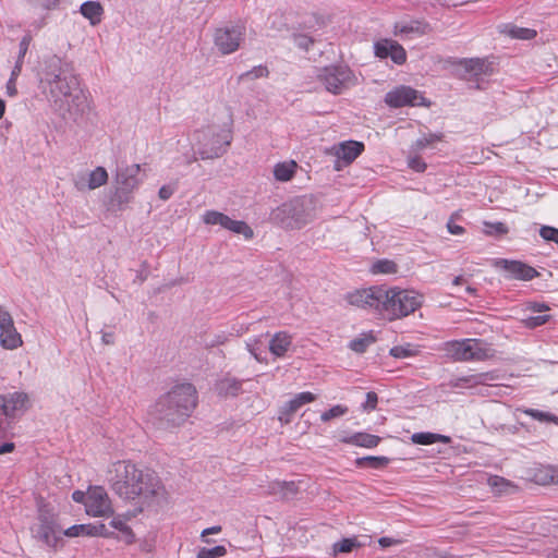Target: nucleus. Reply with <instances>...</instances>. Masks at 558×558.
<instances>
[{
	"mask_svg": "<svg viewBox=\"0 0 558 558\" xmlns=\"http://www.w3.org/2000/svg\"><path fill=\"white\" fill-rule=\"evenodd\" d=\"M107 481L120 498L138 505L141 510L166 499V489L160 478L131 461L111 463L107 470Z\"/></svg>",
	"mask_w": 558,
	"mask_h": 558,
	"instance_id": "1",
	"label": "nucleus"
},
{
	"mask_svg": "<svg viewBox=\"0 0 558 558\" xmlns=\"http://www.w3.org/2000/svg\"><path fill=\"white\" fill-rule=\"evenodd\" d=\"M40 84L48 100L63 117L76 120L89 110L88 96L80 87L77 77L63 68L59 58L52 57L46 62Z\"/></svg>",
	"mask_w": 558,
	"mask_h": 558,
	"instance_id": "2",
	"label": "nucleus"
},
{
	"mask_svg": "<svg viewBox=\"0 0 558 558\" xmlns=\"http://www.w3.org/2000/svg\"><path fill=\"white\" fill-rule=\"evenodd\" d=\"M197 404V392L193 385L173 387L148 410V421L159 429H170L182 425Z\"/></svg>",
	"mask_w": 558,
	"mask_h": 558,
	"instance_id": "3",
	"label": "nucleus"
},
{
	"mask_svg": "<svg viewBox=\"0 0 558 558\" xmlns=\"http://www.w3.org/2000/svg\"><path fill=\"white\" fill-rule=\"evenodd\" d=\"M315 218L312 199L295 197L283 203L270 214V220L284 229H301Z\"/></svg>",
	"mask_w": 558,
	"mask_h": 558,
	"instance_id": "4",
	"label": "nucleus"
},
{
	"mask_svg": "<svg viewBox=\"0 0 558 558\" xmlns=\"http://www.w3.org/2000/svg\"><path fill=\"white\" fill-rule=\"evenodd\" d=\"M387 301L384 305V318L392 322L409 316L418 310L424 296L420 292L410 289H386Z\"/></svg>",
	"mask_w": 558,
	"mask_h": 558,
	"instance_id": "5",
	"label": "nucleus"
},
{
	"mask_svg": "<svg viewBox=\"0 0 558 558\" xmlns=\"http://www.w3.org/2000/svg\"><path fill=\"white\" fill-rule=\"evenodd\" d=\"M194 142L202 159L218 158L231 143L230 129L208 125L194 133Z\"/></svg>",
	"mask_w": 558,
	"mask_h": 558,
	"instance_id": "6",
	"label": "nucleus"
},
{
	"mask_svg": "<svg viewBox=\"0 0 558 558\" xmlns=\"http://www.w3.org/2000/svg\"><path fill=\"white\" fill-rule=\"evenodd\" d=\"M445 355L454 361H483L495 355V350L480 339L452 340L442 344Z\"/></svg>",
	"mask_w": 558,
	"mask_h": 558,
	"instance_id": "7",
	"label": "nucleus"
},
{
	"mask_svg": "<svg viewBox=\"0 0 558 558\" xmlns=\"http://www.w3.org/2000/svg\"><path fill=\"white\" fill-rule=\"evenodd\" d=\"M141 166L137 163L121 167L114 178V193L112 202L119 209H123L133 199V193L142 183L140 178Z\"/></svg>",
	"mask_w": 558,
	"mask_h": 558,
	"instance_id": "8",
	"label": "nucleus"
},
{
	"mask_svg": "<svg viewBox=\"0 0 558 558\" xmlns=\"http://www.w3.org/2000/svg\"><path fill=\"white\" fill-rule=\"evenodd\" d=\"M316 77L325 86V89L333 95H339L357 83L354 73L348 66L341 65L322 68Z\"/></svg>",
	"mask_w": 558,
	"mask_h": 558,
	"instance_id": "9",
	"label": "nucleus"
},
{
	"mask_svg": "<svg viewBox=\"0 0 558 558\" xmlns=\"http://www.w3.org/2000/svg\"><path fill=\"white\" fill-rule=\"evenodd\" d=\"M386 288L374 286L364 289H357L345 294V301L355 307L373 310L384 317V305L387 301Z\"/></svg>",
	"mask_w": 558,
	"mask_h": 558,
	"instance_id": "10",
	"label": "nucleus"
},
{
	"mask_svg": "<svg viewBox=\"0 0 558 558\" xmlns=\"http://www.w3.org/2000/svg\"><path fill=\"white\" fill-rule=\"evenodd\" d=\"M245 31L242 26L221 27L216 29L214 43L222 54L236 51L244 40Z\"/></svg>",
	"mask_w": 558,
	"mask_h": 558,
	"instance_id": "11",
	"label": "nucleus"
},
{
	"mask_svg": "<svg viewBox=\"0 0 558 558\" xmlns=\"http://www.w3.org/2000/svg\"><path fill=\"white\" fill-rule=\"evenodd\" d=\"M203 221L206 225H218L233 233L242 234L246 240H250L254 236L253 229L245 221L233 220L220 211L207 210L203 215Z\"/></svg>",
	"mask_w": 558,
	"mask_h": 558,
	"instance_id": "12",
	"label": "nucleus"
},
{
	"mask_svg": "<svg viewBox=\"0 0 558 558\" xmlns=\"http://www.w3.org/2000/svg\"><path fill=\"white\" fill-rule=\"evenodd\" d=\"M86 513L92 517H110L113 513L111 500L100 486L88 489L85 500Z\"/></svg>",
	"mask_w": 558,
	"mask_h": 558,
	"instance_id": "13",
	"label": "nucleus"
},
{
	"mask_svg": "<svg viewBox=\"0 0 558 558\" xmlns=\"http://www.w3.org/2000/svg\"><path fill=\"white\" fill-rule=\"evenodd\" d=\"M385 102L392 108L405 106H426L425 98L416 89L410 86H399L388 92L385 96Z\"/></svg>",
	"mask_w": 558,
	"mask_h": 558,
	"instance_id": "14",
	"label": "nucleus"
},
{
	"mask_svg": "<svg viewBox=\"0 0 558 558\" xmlns=\"http://www.w3.org/2000/svg\"><path fill=\"white\" fill-rule=\"evenodd\" d=\"M364 150V144L356 141H345L330 148V154L337 160L335 169L340 170L342 167L352 163Z\"/></svg>",
	"mask_w": 558,
	"mask_h": 558,
	"instance_id": "15",
	"label": "nucleus"
},
{
	"mask_svg": "<svg viewBox=\"0 0 558 558\" xmlns=\"http://www.w3.org/2000/svg\"><path fill=\"white\" fill-rule=\"evenodd\" d=\"M0 343L7 350H14L22 345V337L16 331L12 316L0 308Z\"/></svg>",
	"mask_w": 558,
	"mask_h": 558,
	"instance_id": "16",
	"label": "nucleus"
},
{
	"mask_svg": "<svg viewBox=\"0 0 558 558\" xmlns=\"http://www.w3.org/2000/svg\"><path fill=\"white\" fill-rule=\"evenodd\" d=\"M28 408V396L25 392H13L0 396V414L14 417Z\"/></svg>",
	"mask_w": 558,
	"mask_h": 558,
	"instance_id": "17",
	"label": "nucleus"
},
{
	"mask_svg": "<svg viewBox=\"0 0 558 558\" xmlns=\"http://www.w3.org/2000/svg\"><path fill=\"white\" fill-rule=\"evenodd\" d=\"M495 265L504 269L510 279L532 280L538 272L531 266L520 260L497 259Z\"/></svg>",
	"mask_w": 558,
	"mask_h": 558,
	"instance_id": "18",
	"label": "nucleus"
},
{
	"mask_svg": "<svg viewBox=\"0 0 558 558\" xmlns=\"http://www.w3.org/2000/svg\"><path fill=\"white\" fill-rule=\"evenodd\" d=\"M374 48L375 54L380 59L390 58L397 64H403L407 60L404 48L392 39L378 40Z\"/></svg>",
	"mask_w": 558,
	"mask_h": 558,
	"instance_id": "19",
	"label": "nucleus"
},
{
	"mask_svg": "<svg viewBox=\"0 0 558 558\" xmlns=\"http://www.w3.org/2000/svg\"><path fill=\"white\" fill-rule=\"evenodd\" d=\"M316 399L312 392L298 393L292 400L287 402L279 410L278 420L281 424L287 425L292 421L294 413L304 404L311 403Z\"/></svg>",
	"mask_w": 558,
	"mask_h": 558,
	"instance_id": "20",
	"label": "nucleus"
},
{
	"mask_svg": "<svg viewBox=\"0 0 558 558\" xmlns=\"http://www.w3.org/2000/svg\"><path fill=\"white\" fill-rule=\"evenodd\" d=\"M33 535L47 544L48 546H54L60 538L62 533L58 526L48 519H40L39 523L33 527Z\"/></svg>",
	"mask_w": 558,
	"mask_h": 558,
	"instance_id": "21",
	"label": "nucleus"
},
{
	"mask_svg": "<svg viewBox=\"0 0 558 558\" xmlns=\"http://www.w3.org/2000/svg\"><path fill=\"white\" fill-rule=\"evenodd\" d=\"M427 25L418 21L399 22L395 25L393 34L402 40L414 39L426 33Z\"/></svg>",
	"mask_w": 558,
	"mask_h": 558,
	"instance_id": "22",
	"label": "nucleus"
},
{
	"mask_svg": "<svg viewBox=\"0 0 558 558\" xmlns=\"http://www.w3.org/2000/svg\"><path fill=\"white\" fill-rule=\"evenodd\" d=\"M292 344V336L286 331L276 332L269 341V351L276 357L286 355Z\"/></svg>",
	"mask_w": 558,
	"mask_h": 558,
	"instance_id": "23",
	"label": "nucleus"
},
{
	"mask_svg": "<svg viewBox=\"0 0 558 558\" xmlns=\"http://www.w3.org/2000/svg\"><path fill=\"white\" fill-rule=\"evenodd\" d=\"M531 480L538 485L558 484V469L550 465H541L533 470Z\"/></svg>",
	"mask_w": 558,
	"mask_h": 558,
	"instance_id": "24",
	"label": "nucleus"
},
{
	"mask_svg": "<svg viewBox=\"0 0 558 558\" xmlns=\"http://www.w3.org/2000/svg\"><path fill=\"white\" fill-rule=\"evenodd\" d=\"M269 493L278 495L284 500L294 498L299 493V486L295 482L275 481L269 484Z\"/></svg>",
	"mask_w": 558,
	"mask_h": 558,
	"instance_id": "25",
	"label": "nucleus"
},
{
	"mask_svg": "<svg viewBox=\"0 0 558 558\" xmlns=\"http://www.w3.org/2000/svg\"><path fill=\"white\" fill-rule=\"evenodd\" d=\"M298 163L294 160H286L274 166V178L279 182L290 181L298 170Z\"/></svg>",
	"mask_w": 558,
	"mask_h": 558,
	"instance_id": "26",
	"label": "nucleus"
},
{
	"mask_svg": "<svg viewBox=\"0 0 558 558\" xmlns=\"http://www.w3.org/2000/svg\"><path fill=\"white\" fill-rule=\"evenodd\" d=\"M82 15L87 19L93 26L101 22L104 8L98 1H86L80 9Z\"/></svg>",
	"mask_w": 558,
	"mask_h": 558,
	"instance_id": "27",
	"label": "nucleus"
},
{
	"mask_svg": "<svg viewBox=\"0 0 558 558\" xmlns=\"http://www.w3.org/2000/svg\"><path fill=\"white\" fill-rule=\"evenodd\" d=\"M242 381L234 377H225L216 384V390L220 396L235 397L241 392Z\"/></svg>",
	"mask_w": 558,
	"mask_h": 558,
	"instance_id": "28",
	"label": "nucleus"
},
{
	"mask_svg": "<svg viewBox=\"0 0 558 558\" xmlns=\"http://www.w3.org/2000/svg\"><path fill=\"white\" fill-rule=\"evenodd\" d=\"M342 441L364 448H374L379 444L380 438L376 435L367 433H355L349 437L343 438Z\"/></svg>",
	"mask_w": 558,
	"mask_h": 558,
	"instance_id": "29",
	"label": "nucleus"
},
{
	"mask_svg": "<svg viewBox=\"0 0 558 558\" xmlns=\"http://www.w3.org/2000/svg\"><path fill=\"white\" fill-rule=\"evenodd\" d=\"M110 526H112L113 529H116L120 532V536L118 537L120 541H122L126 544L134 543L135 535L132 532L131 527L126 524V520L123 517H121V515L114 517L110 521Z\"/></svg>",
	"mask_w": 558,
	"mask_h": 558,
	"instance_id": "30",
	"label": "nucleus"
},
{
	"mask_svg": "<svg viewBox=\"0 0 558 558\" xmlns=\"http://www.w3.org/2000/svg\"><path fill=\"white\" fill-rule=\"evenodd\" d=\"M463 69L472 75L478 76L482 74H488L490 71V64L483 59H464L461 61Z\"/></svg>",
	"mask_w": 558,
	"mask_h": 558,
	"instance_id": "31",
	"label": "nucleus"
},
{
	"mask_svg": "<svg viewBox=\"0 0 558 558\" xmlns=\"http://www.w3.org/2000/svg\"><path fill=\"white\" fill-rule=\"evenodd\" d=\"M492 379H494V376L492 374L482 373V374L471 375V376H466V377H460L456 380L453 386L459 387V388L471 387V386H476L480 384H485L486 381L492 380Z\"/></svg>",
	"mask_w": 558,
	"mask_h": 558,
	"instance_id": "32",
	"label": "nucleus"
},
{
	"mask_svg": "<svg viewBox=\"0 0 558 558\" xmlns=\"http://www.w3.org/2000/svg\"><path fill=\"white\" fill-rule=\"evenodd\" d=\"M88 190H96L105 185L108 181V172L104 167H97L93 171L88 172Z\"/></svg>",
	"mask_w": 558,
	"mask_h": 558,
	"instance_id": "33",
	"label": "nucleus"
},
{
	"mask_svg": "<svg viewBox=\"0 0 558 558\" xmlns=\"http://www.w3.org/2000/svg\"><path fill=\"white\" fill-rule=\"evenodd\" d=\"M375 341L376 338L373 335V332H364L361 333L359 337L354 338L350 342L349 348L356 353H363Z\"/></svg>",
	"mask_w": 558,
	"mask_h": 558,
	"instance_id": "34",
	"label": "nucleus"
},
{
	"mask_svg": "<svg viewBox=\"0 0 558 558\" xmlns=\"http://www.w3.org/2000/svg\"><path fill=\"white\" fill-rule=\"evenodd\" d=\"M411 439L414 444L418 445H430L437 441L447 444L450 441V438L448 436L434 433H415L412 435Z\"/></svg>",
	"mask_w": 558,
	"mask_h": 558,
	"instance_id": "35",
	"label": "nucleus"
},
{
	"mask_svg": "<svg viewBox=\"0 0 558 558\" xmlns=\"http://www.w3.org/2000/svg\"><path fill=\"white\" fill-rule=\"evenodd\" d=\"M389 461L390 460L387 457L368 456V457L357 458L355 460V464H356V466H360V468L369 466L372 469H383L386 465H388Z\"/></svg>",
	"mask_w": 558,
	"mask_h": 558,
	"instance_id": "36",
	"label": "nucleus"
},
{
	"mask_svg": "<svg viewBox=\"0 0 558 558\" xmlns=\"http://www.w3.org/2000/svg\"><path fill=\"white\" fill-rule=\"evenodd\" d=\"M488 484L499 494H510L517 490L514 484L500 476L490 477Z\"/></svg>",
	"mask_w": 558,
	"mask_h": 558,
	"instance_id": "37",
	"label": "nucleus"
},
{
	"mask_svg": "<svg viewBox=\"0 0 558 558\" xmlns=\"http://www.w3.org/2000/svg\"><path fill=\"white\" fill-rule=\"evenodd\" d=\"M397 270H398L397 264L389 259L377 260L376 263H374L372 265V268H371V271L374 275H378V274L390 275V274H396Z\"/></svg>",
	"mask_w": 558,
	"mask_h": 558,
	"instance_id": "38",
	"label": "nucleus"
},
{
	"mask_svg": "<svg viewBox=\"0 0 558 558\" xmlns=\"http://www.w3.org/2000/svg\"><path fill=\"white\" fill-rule=\"evenodd\" d=\"M263 347H264V341L262 339V337H256V338H253V339H250L247 342H246V349L248 350V352L254 356V359L257 361V362H265V357L263 356Z\"/></svg>",
	"mask_w": 558,
	"mask_h": 558,
	"instance_id": "39",
	"label": "nucleus"
},
{
	"mask_svg": "<svg viewBox=\"0 0 558 558\" xmlns=\"http://www.w3.org/2000/svg\"><path fill=\"white\" fill-rule=\"evenodd\" d=\"M418 350L412 344L396 345L390 349V355L396 359H405L417 355Z\"/></svg>",
	"mask_w": 558,
	"mask_h": 558,
	"instance_id": "40",
	"label": "nucleus"
},
{
	"mask_svg": "<svg viewBox=\"0 0 558 558\" xmlns=\"http://www.w3.org/2000/svg\"><path fill=\"white\" fill-rule=\"evenodd\" d=\"M269 75V70L266 65H257L252 70L246 71L240 75V81H253L256 78L267 77Z\"/></svg>",
	"mask_w": 558,
	"mask_h": 558,
	"instance_id": "41",
	"label": "nucleus"
},
{
	"mask_svg": "<svg viewBox=\"0 0 558 558\" xmlns=\"http://www.w3.org/2000/svg\"><path fill=\"white\" fill-rule=\"evenodd\" d=\"M348 411H349L348 407L342 405V404H337V405H333L328 411L323 412L320 415V420L324 423H327L333 418H338V417L345 415L348 413Z\"/></svg>",
	"mask_w": 558,
	"mask_h": 558,
	"instance_id": "42",
	"label": "nucleus"
},
{
	"mask_svg": "<svg viewBox=\"0 0 558 558\" xmlns=\"http://www.w3.org/2000/svg\"><path fill=\"white\" fill-rule=\"evenodd\" d=\"M524 413L539 422H548V423L558 424V416H556L551 413H548V412H543V411L535 410V409H526V410H524Z\"/></svg>",
	"mask_w": 558,
	"mask_h": 558,
	"instance_id": "43",
	"label": "nucleus"
},
{
	"mask_svg": "<svg viewBox=\"0 0 558 558\" xmlns=\"http://www.w3.org/2000/svg\"><path fill=\"white\" fill-rule=\"evenodd\" d=\"M92 529V524H77L63 531V535L68 537H77L81 535L90 536V534H93V532H90Z\"/></svg>",
	"mask_w": 558,
	"mask_h": 558,
	"instance_id": "44",
	"label": "nucleus"
},
{
	"mask_svg": "<svg viewBox=\"0 0 558 558\" xmlns=\"http://www.w3.org/2000/svg\"><path fill=\"white\" fill-rule=\"evenodd\" d=\"M227 555V548L222 545L215 546L213 548L199 549L196 558H219Z\"/></svg>",
	"mask_w": 558,
	"mask_h": 558,
	"instance_id": "45",
	"label": "nucleus"
},
{
	"mask_svg": "<svg viewBox=\"0 0 558 558\" xmlns=\"http://www.w3.org/2000/svg\"><path fill=\"white\" fill-rule=\"evenodd\" d=\"M508 34L512 38L529 40V39H532V38H534L536 36V31L531 29V28H523V27H515V26H513V27H511L508 31Z\"/></svg>",
	"mask_w": 558,
	"mask_h": 558,
	"instance_id": "46",
	"label": "nucleus"
},
{
	"mask_svg": "<svg viewBox=\"0 0 558 558\" xmlns=\"http://www.w3.org/2000/svg\"><path fill=\"white\" fill-rule=\"evenodd\" d=\"M359 544L355 538H343L333 545V551L338 553H350Z\"/></svg>",
	"mask_w": 558,
	"mask_h": 558,
	"instance_id": "47",
	"label": "nucleus"
},
{
	"mask_svg": "<svg viewBox=\"0 0 558 558\" xmlns=\"http://www.w3.org/2000/svg\"><path fill=\"white\" fill-rule=\"evenodd\" d=\"M293 41L303 51H308L314 44V39L305 34H293Z\"/></svg>",
	"mask_w": 558,
	"mask_h": 558,
	"instance_id": "48",
	"label": "nucleus"
},
{
	"mask_svg": "<svg viewBox=\"0 0 558 558\" xmlns=\"http://www.w3.org/2000/svg\"><path fill=\"white\" fill-rule=\"evenodd\" d=\"M441 140H442L441 134H428V135H423L422 137H420L415 142L414 145L417 150H422V149L426 148L428 145H430L435 142H440Z\"/></svg>",
	"mask_w": 558,
	"mask_h": 558,
	"instance_id": "49",
	"label": "nucleus"
},
{
	"mask_svg": "<svg viewBox=\"0 0 558 558\" xmlns=\"http://www.w3.org/2000/svg\"><path fill=\"white\" fill-rule=\"evenodd\" d=\"M487 234H506L509 229L504 222H485Z\"/></svg>",
	"mask_w": 558,
	"mask_h": 558,
	"instance_id": "50",
	"label": "nucleus"
},
{
	"mask_svg": "<svg viewBox=\"0 0 558 558\" xmlns=\"http://www.w3.org/2000/svg\"><path fill=\"white\" fill-rule=\"evenodd\" d=\"M539 235L545 241H553L558 245V229L549 226H543L539 230Z\"/></svg>",
	"mask_w": 558,
	"mask_h": 558,
	"instance_id": "51",
	"label": "nucleus"
},
{
	"mask_svg": "<svg viewBox=\"0 0 558 558\" xmlns=\"http://www.w3.org/2000/svg\"><path fill=\"white\" fill-rule=\"evenodd\" d=\"M86 183H88V174L85 172H80L73 178V184L77 191L88 190Z\"/></svg>",
	"mask_w": 558,
	"mask_h": 558,
	"instance_id": "52",
	"label": "nucleus"
},
{
	"mask_svg": "<svg viewBox=\"0 0 558 558\" xmlns=\"http://www.w3.org/2000/svg\"><path fill=\"white\" fill-rule=\"evenodd\" d=\"M93 534L90 536H102V537H113V532L109 531L105 524H92Z\"/></svg>",
	"mask_w": 558,
	"mask_h": 558,
	"instance_id": "53",
	"label": "nucleus"
},
{
	"mask_svg": "<svg viewBox=\"0 0 558 558\" xmlns=\"http://www.w3.org/2000/svg\"><path fill=\"white\" fill-rule=\"evenodd\" d=\"M377 402H378L377 395L375 392H373V391H369L366 395V400H365V402L363 404V409L365 411H373V410L376 409Z\"/></svg>",
	"mask_w": 558,
	"mask_h": 558,
	"instance_id": "54",
	"label": "nucleus"
},
{
	"mask_svg": "<svg viewBox=\"0 0 558 558\" xmlns=\"http://www.w3.org/2000/svg\"><path fill=\"white\" fill-rule=\"evenodd\" d=\"M175 189H177L175 184L162 185L158 192L159 198L162 201H168L175 192Z\"/></svg>",
	"mask_w": 558,
	"mask_h": 558,
	"instance_id": "55",
	"label": "nucleus"
},
{
	"mask_svg": "<svg viewBox=\"0 0 558 558\" xmlns=\"http://www.w3.org/2000/svg\"><path fill=\"white\" fill-rule=\"evenodd\" d=\"M409 167L416 171V172H423L426 169V163L421 157H412L409 159Z\"/></svg>",
	"mask_w": 558,
	"mask_h": 558,
	"instance_id": "56",
	"label": "nucleus"
},
{
	"mask_svg": "<svg viewBox=\"0 0 558 558\" xmlns=\"http://www.w3.org/2000/svg\"><path fill=\"white\" fill-rule=\"evenodd\" d=\"M547 318H548V316H546V315L529 317L525 320V325L527 327H530V328H534V327H537V326H541V325L545 324L547 322Z\"/></svg>",
	"mask_w": 558,
	"mask_h": 558,
	"instance_id": "57",
	"label": "nucleus"
},
{
	"mask_svg": "<svg viewBox=\"0 0 558 558\" xmlns=\"http://www.w3.org/2000/svg\"><path fill=\"white\" fill-rule=\"evenodd\" d=\"M29 43H31V37L25 36V37L22 38V40L20 43V50H19L17 60L24 61V57H25V54H26V52L28 50Z\"/></svg>",
	"mask_w": 558,
	"mask_h": 558,
	"instance_id": "58",
	"label": "nucleus"
},
{
	"mask_svg": "<svg viewBox=\"0 0 558 558\" xmlns=\"http://www.w3.org/2000/svg\"><path fill=\"white\" fill-rule=\"evenodd\" d=\"M7 95L10 97H14L17 94L16 89V80L9 78L5 86Z\"/></svg>",
	"mask_w": 558,
	"mask_h": 558,
	"instance_id": "59",
	"label": "nucleus"
},
{
	"mask_svg": "<svg viewBox=\"0 0 558 558\" xmlns=\"http://www.w3.org/2000/svg\"><path fill=\"white\" fill-rule=\"evenodd\" d=\"M221 532V526L220 525H215V526H210V527H207L205 530H203L201 536L203 538L204 542L206 543H209L208 539H205V537L209 534H218Z\"/></svg>",
	"mask_w": 558,
	"mask_h": 558,
	"instance_id": "60",
	"label": "nucleus"
},
{
	"mask_svg": "<svg viewBox=\"0 0 558 558\" xmlns=\"http://www.w3.org/2000/svg\"><path fill=\"white\" fill-rule=\"evenodd\" d=\"M447 228H448V231L451 233V234H454V235H460L464 232V228L459 226V225H454L452 221H449L447 223Z\"/></svg>",
	"mask_w": 558,
	"mask_h": 558,
	"instance_id": "61",
	"label": "nucleus"
},
{
	"mask_svg": "<svg viewBox=\"0 0 558 558\" xmlns=\"http://www.w3.org/2000/svg\"><path fill=\"white\" fill-rule=\"evenodd\" d=\"M23 62L24 61L16 60L15 65L11 72L10 78L16 80L19 77V75L21 74V71H22Z\"/></svg>",
	"mask_w": 558,
	"mask_h": 558,
	"instance_id": "62",
	"label": "nucleus"
},
{
	"mask_svg": "<svg viewBox=\"0 0 558 558\" xmlns=\"http://www.w3.org/2000/svg\"><path fill=\"white\" fill-rule=\"evenodd\" d=\"M378 543L381 547H388V546L397 545L400 542L397 539L390 538V537H381V538H379Z\"/></svg>",
	"mask_w": 558,
	"mask_h": 558,
	"instance_id": "63",
	"label": "nucleus"
},
{
	"mask_svg": "<svg viewBox=\"0 0 558 558\" xmlns=\"http://www.w3.org/2000/svg\"><path fill=\"white\" fill-rule=\"evenodd\" d=\"M101 341L106 345L113 344V342H114V333L113 332H102Z\"/></svg>",
	"mask_w": 558,
	"mask_h": 558,
	"instance_id": "64",
	"label": "nucleus"
}]
</instances>
